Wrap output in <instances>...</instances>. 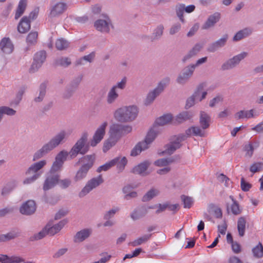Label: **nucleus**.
<instances>
[{
  "mask_svg": "<svg viewBox=\"0 0 263 263\" xmlns=\"http://www.w3.org/2000/svg\"><path fill=\"white\" fill-rule=\"evenodd\" d=\"M66 137V132L64 130H61L33 154L32 160L35 161L42 158L59 145L63 143Z\"/></svg>",
  "mask_w": 263,
  "mask_h": 263,
  "instance_id": "f257e3e1",
  "label": "nucleus"
},
{
  "mask_svg": "<svg viewBox=\"0 0 263 263\" xmlns=\"http://www.w3.org/2000/svg\"><path fill=\"white\" fill-rule=\"evenodd\" d=\"M138 113L139 109L136 105L123 106L115 110L114 116L117 121L126 123L135 120Z\"/></svg>",
  "mask_w": 263,
  "mask_h": 263,
  "instance_id": "f03ea898",
  "label": "nucleus"
},
{
  "mask_svg": "<svg viewBox=\"0 0 263 263\" xmlns=\"http://www.w3.org/2000/svg\"><path fill=\"white\" fill-rule=\"evenodd\" d=\"M159 133V130L156 126L153 127L147 133L144 140L138 142L132 149L130 152L132 156H137L142 151H144L149 147L150 145L156 138Z\"/></svg>",
  "mask_w": 263,
  "mask_h": 263,
  "instance_id": "7ed1b4c3",
  "label": "nucleus"
},
{
  "mask_svg": "<svg viewBox=\"0 0 263 263\" xmlns=\"http://www.w3.org/2000/svg\"><path fill=\"white\" fill-rule=\"evenodd\" d=\"M87 133H83L69 152L71 158L76 157L79 154L83 155H85L88 152L89 145L87 143Z\"/></svg>",
  "mask_w": 263,
  "mask_h": 263,
  "instance_id": "20e7f679",
  "label": "nucleus"
},
{
  "mask_svg": "<svg viewBox=\"0 0 263 263\" xmlns=\"http://www.w3.org/2000/svg\"><path fill=\"white\" fill-rule=\"evenodd\" d=\"M170 82V79L168 77H166L161 81L157 86L152 91H150L145 99V104L148 105L151 104L164 89L167 86Z\"/></svg>",
  "mask_w": 263,
  "mask_h": 263,
  "instance_id": "39448f33",
  "label": "nucleus"
},
{
  "mask_svg": "<svg viewBox=\"0 0 263 263\" xmlns=\"http://www.w3.org/2000/svg\"><path fill=\"white\" fill-rule=\"evenodd\" d=\"M103 182L104 180L101 175L90 179L87 182L84 187L79 192V197H84L93 189H96L102 183H103Z\"/></svg>",
  "mask_w": 263,
  "mask_h": 263,
  "instance_id": "423d86ee",
  "label": "nucleus"
},
{
  "mask_svg": "<svg viewBox=\"0 0 263 263\" xmlns=\"http://www.w3.org/2000/svg\"><path fill=\"white\" fill-rule=\"evenodd\" d=\"M248 55V52H242L232 58L229 59L221 65L222 70H227L233 69L239 64L240 62L246 58Z\"/></svg>",
  "mask_w": 263,
  "mask_h": 263,
  "instance_id": "0eeeda50",
  "label": "nucleus"
},
{
  "mask_svg": "<svg viewBox=\"0 0 263 263\" xmlns=\"http://www.w3.org/2000/svg\"><path fill=\"white\" fill-rule=\"evenodd\" d=\"M46 58V52L41 50L36 52L34 56V61L29 69V72L34 73L38 70L45 62Z\"/></svg>",
  "mask_w": 263,
  "mask_h": 263,
  "instance_id": "6e6552de",
  "label": "nucleus"
},
{
  "mask_svg": "<svg viewBox=\"0 0 263 263\" xmlns=\"http://www.w3.org/2000/svg\"><path fill=\"white\" fill-rule=\"evenodd\" d=\"M107 126L106 122H103L97 129L93 136L92 139L90 141V145L95 146L103 139L105 134V129Z\"/></svg>",
  "mask_w": 263,
  "mask_h": 263,
  "instance_id": "1a4fd4ad",
  "label": "nucleus"
},
{
  "mask_svg": "<svg viewBox=\"0 0 263 263\" xmlns=\"http://www.w3.org/2000/svg\"><path fill=\"white\" fill-rule=\"evenodd\" d=\"M186 138V136L184 135H179L176 139L170 144L165 146V149L163 153L168 155L172 154L177 149H178L181 146L180 143L184 141Z\"/></svg>",
  "mask_w": 263,
  "mask_h": 263,
  "instance_id": "9d476101",
  "label": "nucleus"
},
{
  "mask_svg": "<svg viewBox=\"0 0 263 263\" xmlns=\"http://www.w3.org/2000/svg\"><path fill=\"white\" fill-rule=\"evenodd\" d=\"M155 209L154 206L142 205L135 209L130 213V217L133 220H137L145 216L149 209Z\"/></svg>",
  "mask_w": 263,
  "mask_h": 263,
  "instance_id": "9b49d317",
  "label": "nucleus"
},
{
  "mask_svg": "<svg viewBox=\"0 0 263 263\" xmlns=\"http://www.w3.org/2000/svg\"><path fill=\"white\" fill-rule=\"evenodd\" d=\"M229 198L231 199L232 203H231L228 201L226 202L228 213L229 214L231 212L234 215L240 214L242 212V209L240 207L238 201L235 199L232 195L229 196Z\"/></svg>",
  "mask_w": 263,
  "mask_h": 263,
  "instance_id": "f8f14e48",
  "label": "nucleus"
},
{
  "mask_svg": "<svg viewBox=\"0 0 263 263\" xmlns=\"http://www.w3.org/2000/svg\"><path fill=\"white\" fill-rule=\"evenodd\" d=\"M60 175L59 174H50L46 177L43 185L44 191H48L54 187L59 181Z\"/></svg>",
  "mask_w": 263,
  "mask_h": 263,
  "instance_id": "ddd939ff",
  "label": "nucleus"
},
{
  "mask_svg": "<svg viewBox=\"0 0 263 263\" xmlns=\"http://www.w3.org/2000/svg\"><path fill=\"white\" fill-rule=\"evenodd\" d=\"M36 211V204L33 200H29L25 202L20 208V211L23 215H30Z\"/></svg>",
  "mask_w": 263,
  "mask_h": 263,
  "instance_id": "4468645a",
  "label": "nucleus"
},
{
  "mask_svg": "<svg viewBox=\"0 0 263 263\" xmlns=\"http://www.w3.org/2000/svg\"><path fill=\"white\" fill-rule=\"evenodd\" d=\"M111 23L110 20L108 17H106L105 20H98L94 24V26L96 29L103 33H108L110 30L109 24Z\"/></svg>",
  "mask_w": 263,
  "mask_h": 263,
  "instance_id": "2eb2a0df",
  "label": "nucleus"
},
{
  "mask_svg": "<svg viewBox=\"0 0 263 263\" xmlns=\"http://www.w3.org/2000/svg\"><path fill=\"white\" fill-rule=\"evenodd\" d=\"M47 164V161L45 160H42L37 162L31 164L27 169L26 172V175L31 174H41L42 172L40 170L43 168Z\"/></svg>",
  "mask_w": 263,
  "mask_h": 263,
  "instance_id": "dca6fc26",
  "label": "nucleus"
},
{
  "mask_svg": "<svg viewBox=\"0 0 263 263\" xmlns=\"http://www.w3.org/2000/svg\"><path fill=\"white\" fill-rule=\"evenodd\" d=\"M95 159V154L87 155L80 158L78 163L81 164L82 166L89 170L93 166Z\"/></svg>",
  "mask_w": 263,
  "mask_h": 263,
  "instance_id": "f3484780",
  "label": "nucleus"
},
{
  "mask_svg": "<svg viewBox=\"0 0 263 263\" xmlns=\"http://www.w3.org/2000/svg\"><path fill=\"white\" fill-rule=\"evenodd\" d=\"M228 38L229 36L227 34H224L220 39L211 44L208 48V51L210 52H214L218 49L223 47L226 44Z\"/></svg>",
  "mask_w": 263,
  "mask_h": 263,
  "instance_id": "a211bd4d",
  "label": "nucleus"
},
{
  "mask_svg": "<svg viewBox=\"0 0 263 263\" xmlns=\"http://www.w3.org/2000/svg\"><path fill=\"white\" fill-rule=\"evenodd\" d=\"M151 163L148 161L145 160L135 166L132 170V173L135 174H138L141 176H146L149 173L147 172L148 167L151 165Z\"/></svg>",
  "mask_w": 263,
  "mask_h": 263,
  "instance_id": "6ab92c4d",
  "label": "nucleus"
},
{
  "mask_svg": "<svg viewBox=\"0 0 263 263\" xmlns=\"http://www.w3.org/2000/svg\"><path fill=\"white\" fill-rule=\"evenodd\" d=\"M13 49V43L9 37H5L0 41V49L3 53L10 54Z\"/></svg>",
  "mask_w": 263,
  "mask_h": 263,
  "instance_id": "aec40b11",
  "label": "nucleus"
},
{
  "mask_svg": "<svg viewBox=\"0 0 263 263\" xmlns=\"http://www.w3.org/2000/svg\"><path fill=\"white\" fill-rule=\"evenodd\" d=\"M220 18V14L219 12H215L210 15L204 24L202 26V29L204 30L208 29L213 27L219 21Z\"/></svg>",
  "mask_w": 263,
  "mask_h": 263,
  "instance_id": "412c9836",
  "label": "nucleus"
},
{
  "mask_svg": "<svg viewBox=\"0 0 263 263\" xmlns=\"http://www.w3.org/2000/svg\"><path fill=\"white\" fill-rule=\"evenodd\" d=\"M67 223V219L61 220L58 223L52 226L51 224L48 223L46 226H48L47 228L48 234L50 236H53L61 231L64 226Z\"/></svg>",
  "mask_w": 263,
  "mask_h": 263,
  "instance_id": "4be33fe9",
  "label": "nucleus"
},
{
  "mask_svg": "<svg viewBox=\"0 0 263 263\" xmlns=\"http://www.w3.org/2000/svg\"><path fill=\"white\" fill-rule=\"evenodd\" d=\"M67 8V4L65 3L59 2L55 4L51 9L49 16L55 17L62 14Z\"/></svg>",
  "mask_w": 263,
  "mask_h": 263,
  "instance_id": "5701e85b",
  "label": "nucleus"
},
{
  "mask_svg": "<svg viewBox=\"0 0 263 263\" xmlns=\"http://www.w3.org/2000/svg\"><path fill=\"white\" fill-rule=\"evenodd\" d=\"M30 21L27 16L22 18L17 26V30L21 33H25L30 29Z\"/></svg>",
  "mask_w": 263,
  "mask_h": 263,
  "instance_id": "b1692460",
  "label": "nucleus"
},
{
  "mask_svg": "<svg viewBox=\"0 0 263 263\" xmlns=\"http://www.w3.org/2000/svg\"><path fill=\"white\" fill-rule=\"evenodd\" d=\"M203 45L200 43H197L185 54L182 58V61L183 63H185L189 61L191 58L195 56L201 50Z\"/></svg>",
  "mask_w": 263,
  "mask_h": 263,
  "instance_id": "393cba45",
  "label": "nucleus"
},
{
  "mask_svg": "<svg viewBox=\"0 0 263 263\" xmlns=\"http://www.w3.org/2000/svg\"><path fill=\"white\" fill-rule=\"evenodd\" d=\"M20 236V232L16 229L11 230L5 234L0 235V242L14 239Z\"/></svg>",
  "mask_w": 263,
  "mask_h": 263,
  "instance_id": "a878e982",
  "label": "nucleus"
},
{
  "mask_svg": "<svg viewBox=\"0 0 263 263\" xmlns=\"http://www.w3.org/2000/svg\"><path fill=\"white\" fill-rule=\"evenodd\" d=\"M253 32V29L249 27L245 28L238 31L233 37L234 42L239 41L250 35Z\"/></svg>",
  "mask_w": 263,
  "mask_h": 263,
  "instance_id": "bb28decb",
  "label": "nucleus"
},
{
  "mask_svg": "<svg viewBox=\"0 0 263 263\" xmlns=\"http://www.w3.org/2000/svg\"><path fill=\"white\" fill-rule=\"evenodd\" d=\"M91 231L90 229H83L80 231L78 232L74 238V241L75 242H82L89 237L91 234Z\"/></svg>",
  "mask_w": 263,
  "mask_h": 263,
  "instance_id": "cd10ccee",
  "label": "nucleus"
},
{
  "mask_svg": "<svg viewBox=\"0 0 263 263\" xmlns=\"http://www.w3.org/2000/svg\"><path fill=\"white\" fill-rule=\"evenodd\" d=\"M121 124H114L110 127V136L117 141L122 137Z\"/></svg>",
  "mask_w": 263,
  "mask_h": 263,
  "instance_id": "c85d7f7f",
  "label": "nucleus"
},
{
  "mask_svg": "<svg viewBox=\"0 0 263 263\" xmlns=\"http://www.w3.org/2000/svg\"><path fill=\"white\" fill-rule=\"evenodd\" d=\"M193 117V114L192 112L184 111L176 116L174 122L178 124L182 123L191 119Z\"/></svg>",
  "mask_w": 263,
  "mask_h": 263,
  "instance_id": "c756f323",
  "label": "nucleus"
},
{
  "mask_svg": "<svg viewBox=\"0 0 263 263\" xmlns=\"http://www.w3.org/2000/svg\"><path fill=\"white\" fill-rule=\"evenodd\" d=\"M210 116L204 111H200L199 123L202 129H205L210 126Z\"/></svg>",
  "mask_w": 263,
  "mask_h": 263,
  "instance_id": "7c9ffc66",
  "label": "nucleus"
},
{
  "mask_svg": "<svg viewBox=\"0 0 263 263\" xmlns=\"http://www.w3.org/2000/svg\"><path fill=\"white\" fill-rule=\"evenodd\" d=\"M254 110L253 109L245 110H242L234 115V117L236 120H240L242 119H250L254 117L255 115H254Z\"/></svg>",
  "mask_w": 263,
  "mask_h": 263,
  "instance_id": "2f4dec72",
  "label": "nucleus"
},
{
  "mask_svg": "<svg viewBox=\"0 0 263 263\" xmlns=\"http://www.w3.org/2000/svg\"><path fill=\"white\" fill-rule=\"evenodd\" d=\"M119 97L118 91L111 87L109 90L106 96V102L108 104H114Z\"/></svg>",
  "mask_w": 263,
  "mask_h": 263,
  "instance_id": "473e14b6",
  "label": "nucleus"
},
{
  "mask_svg": "<svg viewBox=\"0 0 263 263\" xmlns=\"http://www.w3.org/2000/svg\"><path fill=\"white\" fill-rule=\"evenodd\" d=\"M172 119L171 114L164 115L156 119L154 126H156L158 128V126H163L169 123L172 120Z\"/></svg>",
  "mask_w": 263,
  "mask_h": 263,
  "instance_id": "72a5a7b5",
  "label": "nucleus"
},
{
  "mask_svg": "<svg viewBox=\"0 0 263 263\" xmlns=\"http://www.w3.org/2000/svg\"><path fill=\"white\" fill-rule=\"evenodd\" d=\"M164 29L163 25L160 24L158 25L153 31L152 35L150 37L151 41L153 42L159 40L163 35Z\"/></svg>",
  "mask_w": 263,
  "mask_h": 263,
  "instance_id": "f704fd0d",
  "label": "nucleus"
},
{
  "mask_svg": "<svg viewBox=\"0 0 263 263\" xmlns=\"http://www.w3.org/2000/svg\"><path fill=\"white\" fill-rule=\"evenodd\" d=\"M27 0H20L16 10L14 18L18 19L24 13L27 7Z\"/></svg>",
  "mask_w": 263,
  "mask_h": 263,
  "instance_id": "c9c22d12",
  "label": "nucleus"
},
{
  "mask_svg": "<svg viewBox=\"0 0 263 263\" xmlns=\"http://www.w3.org/2000/svg\"><path fill=\"white\" fill-rule=\"evenodd\" d=\"M185 134L187 136H191L192 134L196 136L204 137V131L199 126H192L188 128L185 131Z\"/></svg>",
  "mask_w": 263,
  "mask_h": 263,
  "instance_id": "e433bc0d",
  "label": "nucleus"
},
{
  "mask_svg": "<svg viewBox=\"0 0 263 263\" xmlns=\"http://www.w3.org/2000/svg\"><path fill=\"white\" fill-rule=\"evenodd\" d=\"M88 171L89 170L81 166L74 177V180L78 182L83 180L86 177Z\"/></svg>",
  "mask_w": 263,
  "mask_h": 263,
  "instance_id": "4c0bfd02",
  "label": "nucleus"
},
{
  "mask_svg": "<svg viewBox=\"0 0 263 263\" xmlns=\"http://www.w3.org/2000/svg\"><path fill=\"white\" fill-rule=\"evenodd\" d=\"M152 235V234H145L142 236L135 239L134 241L130 242L129 245L133 247L140 246L146 242L151 238Z\"/></svg>",
  "mask_w": 263,
  "mask_h": 263,
  "instance_id": "58836bf2",
  "label": "nucleus"
},
{
  "mask_svg": "<svg viewBox=\"0 0 263 263\" xmlns=\"http://www.w3.org/2000/svg\"><path fill=\"white\" fill-rule=\"evenodd\" d=\"M246 220L244 217L238 218L237 221V229L240 237L244 236L246 230Z\"/></svg>",
  "mask_w": 263,
  "mask_h": 263,
  "instance_id": "ea45409f",
  "label": "nucleus"
},
{
  "mask_svg": "<svg viewBox=\"0 0 263 263\" xmlns=\"http://www.w3.org/2000/svg\"><path fill=\"white\" fill-rule=\"evenodd\" d=\"M185 5L183 4H178L175 7V11L177 16L179 18L181 23H184L185 20L183 17L184 12L185 11Z\"/></svg>",
  "mask_w": 263,
  "mask_h": 263,
  "instance_id": "a19ab883",
  "label": "nucleus"
},
{
  "mask_svg": "<svg viewBox=\"0 0 263 263\" xmlns=\"http://www.w3.org/2000/svg\"><path fill=\"white\" fill-rule=\"evenodd\" d=\"M46 93V85L45 83H42L39 87V94L37 97H36L34 99V101L35 102H42Z\"/></svg>",
  "mask_w": 263,
  "mask_h": 263,
  "instance_id": "79ce46f5",
  "label": "nucleus"
},
{
  "mask_svg": "<svg viewBox=\"0 0 263 263\" xmlns=\"http://www.w3.org/2000/svg\"><path fill=\"white\" fill-rule=\"evenodd\" d=\"M112 160H116V162L115 165H117V169L120 172L122 171L124 169L127 162V160L125 157L122 158L117 157Z\"/></svg>",
  "mask_w": 263,
  "mask_h": 263,
  "instance_id": "37998d69",
  "label": "nucleus"
},
{
  "mask_svg": "<svg viewBox=\"0 0 263 263\" xmlns=\"http://www.w3.org/2000/svg\"><path fill=\"white\" fill-rule=\"evenodd\" d=\"M159 194V191L155 189H152L148 191L142 197L143 202L148 201L157 196Z\"/></svg>",
  "mask_w": 263,
  "mask_h": 263,
  "instance_id": "c03bdc74",
  "label": "nucleus"
},
{
  "mask_svg": "<svg viewBox=\"0 0 263 263\" xmlns=\"http://www.w3.org/2000/svg\"><path fill=\"white\" fill-rule=\"evenodd\" d=\"M55 47L59 50H65L69 47V42L63 39H58L55 42Z\"/></svg>",
  "mask_w": 263,
  "mask_h": 263,
  "instance_id": "a18cd8bd",
  "label": "nucleus"
},
{
  "mask_svg": "<svg viewBox=\"0 0 263 263\" xmlns=\"http://www.w3.org/2000/svg\"><path fill=\"white\" fill-rule=\"evenodd\" d=\"M48 227V226H45L40 232L30 237V240L34 241L43 238L47 234H48L47 230Z\"/></svg>",
  "mask_w": 263,
  "mask_h": 263,
  "instance_id": "49530a36",
  "label": "nucleus"
},
{
  "mask_svg": "<svg viewBox=\"0 0 263 263\" xmlns=\"http://www.w3.org/2000/svg\"><path fill=\"white\" fill-rule=\"evenodd\" d=\"M174 161L173 158H161L155 161L154 164L158 166H163L174 162Z\"/></svg>",
  "mask_w": 263,
  "mask_h": 263,
  "instance_id": "de8ad7c7",
  "label": "nucleus"
},
{
  "mask_svg": "<svg viewBox=\"0 0 263 263\" xmlns=\"http://www.w3.org/2000/svg\"><path fill=\"white\" fill-rule=\"evenodd\" d=\"M71 63V60L67 57H60L55 61V64L57 65L64 67H67Z\"/></svg>",
  "mask_w": 263,
  "mask_h": 263,
  "instance_id": "09e8293b",
  "label": "nucleus"
},
{
  "mask_svg": "<svg viewBox=\"0 0 263 263\" xmlns=\"http://www.w3.org/2000/svg\"><path fill=\"white\" fill-rule=\"evenodd\" d=\"M253 255L256 258H261L263 256V246L260 242L252 249Z\"/></svg>",
  "mask_w": 263,
  "mask_h": 263,
  "instance_id": "8fccbe9b",
  "label": "nucleus"
},
{
  "mask_svg": "<svg viewBox=\"0 0 263 263\" xmlns=\"http://www.w3.org/2000/svg\"><path fill=\"white\" fill-rule=\"evenodd\" d=\"M116 160H111L104 164L100 166L97 169V172L98 173H101L102 171H107L109 170L111 167L115 166L116 163Z\"/></svg>",
  "mask_w": 263,
  "mask_h": 263,
  "instance_id": "3c124183",
  "label": "nucleus"
},
{
  "mask_svg": "<svg viewBox=\"0 0 263 263\" xmlns=\"http://www.w3.org/2000/svg\"><path fill=\"white\" fill-rule=\"evenodd\" d=\"M38 33L36 31L31 32L27 35L26 41L29 45H34L37 42Z\"/></svg>",
  "mask_w": 263,
  "mask_h": 263,
  "instance_id": "603ef678",
  "label": "nucleus"
},
{
  "mask_svg": "<svg viewBox=\"0 0 263 263\" xmlns=\"http://www.w3.org/2000/svg\"><path fill=\"white\" fill-rule=\"evenodd\" d=\"M69 153L66 151H62L60 152L56 156L55 160L63 165L64 162L66 161Z\"/></svg>",
  "mask_w": 263,
  "mask_h": 263,
  "instance_id": "864d4df0",
  "label": "nucleus"
},
{
  "mask_svg": "<svg viewBox=\"0 0 263 263\" xmlns=\"http://www.w3.org/2000/svg\"><path fill=\"white\" fill-rule=\"evenodd\" d=\"M181 199L183 203L184 208H191L194 203V200L192 197L185 195H182Z\"/></svg>",
  "mask_w": 263,
  "mask_h": 263,
  "instance_id": "5fc2aeb1",
  "label": "nucleus"
},
{
  "mask_svg": "<svg viewBox=\"0 0 263 263\" xmlns=\"http://www.w3.org/2000/svg\"><path fill=\"white\" fill-rule=\"evenodd\" d=\"M117 140L110 136L109 138L106 140L103 145V150L104 152L108 151L111 147L115 145Z\"/></svg>",
  "mask_w": 263,
  "mask_h": 263,
  "instance_id": "6e6d98bb",
  "label": "nucleus"
},
{
  "mask_svg": "<svg viewBox=\"0 0 263 263\" xmlns=\"http://www.w3.org/2000/svg\"><path fill=\"white\" fill-rule=\"evenodd\" d=\"M83 79L82 75H79L78 77L74 78L70 82L69 86L70 87L76 90L78 88L79 85H80L81 82L82 81Z\"/></svg>",
  "mask_w": 263,
  "mask_h": 263,
  "instance_id": "4d7b16f0",
  "label": "nucleus"
},
{
  "mask_svg": "<svg viewBox=\"0 0 263 263\" xmlns=\"http://www.w3.org/2000/svg\"><path fill=\"white\" fill-rule=\"evenodd\" d=\"M120 208L118 206L114 207L110 210L107 211L104 215V219L105 220H109L112 218L115 215L120 211Z\"/></svg>",
  "mask_w": 263,
  "mask_h": 263,
  "instance_id": "13d9d810",
  "label": "nucleus"
},
{
  "mask_svg": "<svg viewBox=\"0 0 263 263\" xmlns=\"http://www.w3.org/2000/svg\"><path fill=\"white\" fill-rule=\"evenodd\" d=\"M190 79V78L187 77L186 74L181 71L176 79V82L179 84L184 85L188 82Z\"/></svg>",
  "mask_w": 263,
  "mask_h": 263,
  "instance_id": "bf43d9fd",
  "label": "nucleus"
},
{
  "mask_svg": "<svg viewBox=\"0 0 263 263\" xmlns=\"http://www.w3.org/2000/svg\"><path fill=\"white\" fill-rule=\"evenodd\" d=\"M126 78L124 77L121 81L118 82L116 84L114 85L111 88L117 91H118V89L123 90L126 87Z\"/></svg>",
  "mask_w": 263,
  "mask_h": 263,
  "instance_id": "052dcab7",
  "label": "nucleus"
},
{
  "mask_svg": "<svg viewBox=\"0 0 263 263\" xmlns=\"http://www.w3.org/2000/svg\"><path fill=\"white\" fill-rule=\"evenodd\" d=\"M262 168L263 163L262 162H256L250 166V171L253 173H255L261 171Z\"/></svg>",
  "mask_w": 263,
  "mask_h": 263,
  "instance_id": "680f3d73",
  "label": "nucleus"
},
{
  "mask_svg": "<svg viewBox=\"0 0 263 263\" xmlns=\"http://www.w3.org/2000/svg\"><path fill=\"white\" fill-rule=\"evenodd\" d=\"M195 70L194 66L192 64H190L185 67L182 69V72L186 74V76L190 78L193 76Z\"/></svg>",
  "mask_w": 263,
  "mask_h": 263,
  "instance_id": "e2e57ef3",
  "label": "nucleus"
},
{
  "mask_svg": "<svg viewBox=\"0 0 263 263\" xmlns=\"http://www.w3.org/2000/svg\"><path fill=\"white\" fill-rule=\"evenodd\" d=\"M197 95L198 92H194L191 97L187 99L185 105L186 109L191 107L195 104V101H196L195 98Z\"/></svg>",
  "mask_w": 263,
  "mask_h": 263,
  "instance_id": "0e129e2a",
  "label": "nucleus"
},
{
  "mask_svg": "<svg viewBox=\"0 0 263 263\" xmlns=\"http://www.w3.org/2000/svg\"><path fill=\"white\" fill-rule=\"evenodd\" d=\"M62 166L63 164L55 160L52 165L49 173L50 174H55V173L59 171Z\"/></svg>",
  "mask_w": 263,
  "mask_h": 263,
  "instance_id": "69168bd1",
  "label": "nucleus"
},
{
  "mask_svg": "<svg viewBox=\"0 0 263 263\" xmlns=\"http://www.w3.org/2000/svg\"><path fill=\"white\" fill-rule=\"evenodd\" d=\"M76 90L68 86L63 93V98L64 99H69L72 97Z\"/></svg>",
  "mask_w": 263,
  "mask_h": 263,
  "instance_id": "338daca9",
  "label": "nucleus"
},
{
  "mask_svg": "<svg viewBox=\"0 0 263 263\" xmlns=\"http://www.w3.org/2000/svg\"><path fill=\"white\" fill-rule=\"evenodd\" d=\"M14 186H13L11 184L9 183L6 184L2 190L1 194L3 196H6L9 194L14 189Z\"/></svg>",
  "mask_w": 263,
  "mask_h": 263,
  "instance_id": "774afa93",
  "label": "nucleus"
}]
</instances>
